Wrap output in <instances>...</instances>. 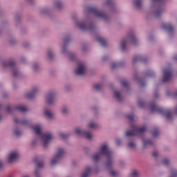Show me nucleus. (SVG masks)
<instances>
[{"label":"nucleus","mask_w":177,"mask_h":177,"mask_svg":"<svg viewBox=\"0 0 177 177\" xmlns=\"http://www.w3.org/2000/svg\"><path fill=\"white\" fill-rule=\"evenodd\" d=\"M102 156L106 157V162L105 163V168H110L114 164V157L113 152L109 147V144H102L99 149V153H94L92 158L93 161H99Z\"/></svg>","instance_id":"f257e3e1"},{"label":"nucleus","mask_w":177,"mask_h":177,"mask_svg":"<svg viewBox=\"0 0 177 177\" xmlns=\"http://www.w3.org/2000/svg\"><path fill=\"white\" fill-rule=\"evenodd\" d=\"M32 129L35 133L37 139L42 143L43 147H48L50 140L53 139V135L50 132L44 133L42 132V124H36L32 127Z\"/></svg>","instance_id":"f03ea898"},{"label":"nucleus","mask_w":177,"mask_h":177,"mask_svg":"<svg viewBox=\"0 0 177 177\" xmlns=\"http://www.w3.org/2000/svg\"><path fill=\"white\" fill-rule=\"evenodd\" d=\"M162 1L164 0H150L149 9L153 11L155 17H160L164 12L165 8L162 5Z\"/></svg>","instance_id":"7ed1b4c3"},{"label":"nucleus","mask_w":177,"mask_h":177,"mask_svg":"<svg viewBox=\"0 0 177 177\" xmlns=\"http://www.w3.org/2000/svg\"><path fill=\"white\" fill-rule=\"evenodd\" d=\"M75 26L80 30H88V31H93L95 30V25L89 24V18L88 17L84 18L82 21H77Z\"/></svg>","instance_id":"20e7f679"},{"label":"nucleus","mask_w":177,"mask_h":177,"mask_svg":"<svg viewBox=\"0 0 177 177\" xmlns=\"http://www.w3.org/2000/svg\"><path fill=\"white\" fill-rule=\"evenodd\" d=\"M150 110L153 113L154 111H158L162 115H164L167 120H172V115L171 114V111L168 109H162V108L157 106L156 104L153 103L150 105Z\"/></svg>","instance_id":"39448f33"},{"label":"nucleus","mask_w":177,"mask_h":177,"mask_svg":"<svg viewBox=\"0 0 177 177\" xmlns=\"http://www.w3.org/2000/svg\"><path fill=\"white\" fill-rule=\"evenodd\" d=\"M85 13H88V15H94L95 17H99L100 19H103V20H107L109 17L104 12H102V10H97L95 7H88L85 10Z\"/></svg>","instance_id":"423d86ee"},{"label":"nucleus","mask_w":177,"mask_h":177,"mask_svg":"<svg viewBox=\"0 0 177 177\" xmlns=\"http://www.w3.org/2000/svg\"><path fill=\"white\" fill-rule=\"evenodd\" d=\"M64 156H66V150L64 149V148H57L55 156L50 160V165H52V167H54V165H56V164H59V161H60V160H62V158H64Z\"/></svg>","instance_id":"0eeeda50"},{"label":"nucleus","mask_w":177,"mask_h":177,"mask_svg":"<svg viewBox=\"0 0 177 177\" xmlns=\"http://www.w3.org/2000/svg\"><path fill=\"white\" fill-rule=\"evenodd\" d=\"M129 41L131 42L132 45L138 44V39H136L135 34L130 33L127 39H123L120 42V48L123 52L127 50V44Z\"/></svg>","instance_id":"6e6552de"},{"label":"nucleus","mask_w":177,"mask_h":177,"mask_svg":"<svg viewBox=\"0 0 177 177\" xmlns=\"http://www.w3.org/2000/svg\"><path fill=\"white\" fill-rule=\"evenodd\" d=\"M131 131L125 133V136H135V135H143L146 132V127L139 128L132 124H130Z\"/></svg>","instance_id":"1a4fd4ad"},{"label":"nucleus","mask_w":177,"mask_h":177,"mask_svg":"<svg viewBox=\"0 0 177 177\" xmlns=\"http://www.w3.org/2000/svg\"><path fill=\"white\" fill-rule=\"evenodd\" d=\"M3 66L4 67H11L12 68L13 77H19V75H20V72H19V70H17V68L15 66V61H13V60L6 61L3 63Z\"/></svg>","instance_id":"9d476101"},{"label":"nucleus","mask_w":177,"mask_h":177,"mask_svg":"<svg viewBox=\"0 0 177 177\" xmlns=\"http://www.w3.org/2000/svg\"><path fill=\"white\" fill-rule=\"evenodd\" d=\"M74 133L79 136H84L86 139H88V140H91L92 138H93V135H92L91 131H84L81 127H76L74 129Z\"/></svg>","instance_id":"9b49d317"},{"label":"nucleus","mask_w":177,"mask_h":177,"mask_svg":"<svg viewBox=\"0 0 177 177\" xmlns=\"http://www.w3.org/2000/svg\"><path fill=\"white\" fill-rule=\"evenodd\" d=\"M68 42H70V37L64 39V44L62 45L61 49V55H63L64 56H67V55H68L69 59H71V60H74L75 59V54H70L67 50L66 44Z\"/></svg>","instance_id":"f8f14e48"},{"label":"nucleus","mask_w":177,"mask_h":177,"mask_svg":"<svg viewBox=\"0 0 177 177\" xmlns=\"http://www.w3.org/2000/svg\"><path fill=\"white\" fill-rule=\"evenodd\" d=\"M86 73V64L84 62H79L76 67L75 73L77 75H84Z\"/></svg>","instance_id":"ddd939ff"},{"label":"nucleus","mask_w":177,"mask_h":177,"mask_svg":"<svg viewBox=\"0 0 177 177\" xmlns=\"http://www.w3.org/2000/svg\"><path fill=\"white\" fill-rule=\"evenodd\" d=\"M56 97V93L55 91L48 92L45 96V102L49 106L55 104V97Z\"/></svg>","instance_id":"4468645a"},{"label":"nucleus","mask_w":177,"mask_h":177,"mask_svg":"<svg viewBox=\"0 0 177 177\" xmlns=\"http://www.w3.org/2000/svg\"><path fill=\"white\" fill-rule=\"evenodd\" d=\"M172 78V70L171 68H165L163 70L162 82H168Z\"/></svg>","instance_id":"2eb2a0df"},{"label":"nucleus","mask_w":177,"mask_h":177,"mask_svg":"<svg viewBox=\"0 0 177 177\" xmlns=\"http://www.w3.org/2000/svg\"><path fill=\"white\" fill-rule=\"evenodd\" d=\"M19 158V152L17 151H13L8 153L7 160L9 164H12Z\"/></svg>","instance_id":"dca6fc26"},{"label":"nucleus","mask_w":177,"mask_h":177,"mask_svg":"<svg viewBox=\"0 0 177 177\" xmlns=\"http://www.w3.org/2000/svg\"><path fill=\"white\" fill-rule=\"evenodd\" d=\"M38 92H39V86H34L32 88L31 91L29 93H27L26 94V97H28V99H32V97H35V95H37V93H38Z\"/></svg>","instance_id":"f3484780"},{"label":"nucleus","mask_w":177,"mask_h":177,"mask_svg":"<svg viewBox=\"0 0 177 177\" xmlns=\"http://www.w3.org/2000/svg\"><path fill=\"white\" fill-rule=\"evenodd\" d=\"M162 30H165V31H167L168 33L172 34L174 32V27L171 24H162L161 26Z\"/></svg>","instance_id":"a211bd4d"},{"label":"nucleus","mask_w":177,"mask_h":177,"mask_svg":"<svg viewBox=\"0 0 177 177\" xmlns=\"http://www.w3.org/2000/svg\"><path fill=\"white\" fill-rule=\"evenodd\" d=\"M44 114L49 120H53L55 118V113L48 108H44Z\"/></svg>","instance_id":"6ab92c4d"},{"label":"nucleus","mask_w":177,"mask_h":177,"mask_svg":"<svg viewBox=\"0 0 177 177\" xmlns=\"http://www.w3.org/2000/svg\"><path fill=\"white\" fill-rule=\"evenodd\" d=\"M154 141L146 138L142 139V149H146L147 146H153Z\"/></svg>","instance_id":"aec40b11"},{"label":"nucleus","mask_w":177,"mask_h":177,"mask_svg":"<svg viewBox=\"0 0 177 177\" xmlns=\"http://www.w3.org/2000/svg\"><path fill=\"white\" fill-rule=\"evenodd\" d=\"M92 167H87L84 171L82 173L81 177H88L92 173Z\"/></svg>","instance_id":"412c9836"},{"label":"nucleus","mask_w":177,"mask_h":177,"mask_svg":"<svg viewBox=\"0 0 177 177\" xmlns=\"http://www.w3.org/2000/svg\"><path fill=\"white\" fill-rule=\"evenodd\" d=\"M15 124H19V125H24L25 127H27V125H28L29 122L27 120H20L15 118Z\"/></svg>","instance_id":"4be33fe9"},{"label":"nucleus","mask_w":177,"mask_h":177,"mask_svg":"<svg viewBox=\"0 0 177 177\" xmlns=\"http://www.w3.org/2000/svg\"><path fill=\"white\" fill-rule=\"evenodd\" d=\"M46 56L49 60H52L55 57V54L53 53V49L48 48L47 50Z\"/></svg>","instance_id":"5701e85b"},{"label":"nucleus","mask_w":177,"mask_h":177,"mask_svg":"<svg viewBox=\"0 0 177 177\" xmlns=\"http://www.w3.org/2000/svg\"><path fill=\"white\" fill-rule=\"evenodd\" d=\"M55 9H62L63 8V3L60 0H57L54 2Z\"/></svg>","instance_id":"b1692460"},{"label":"nucleus","mask_w":177,"mask_h":177,"mask_svg":"<svg viewBox=\"0 0 177 177\" xmlns=\"http://www.w3.org/2000/svg\"><path fill=\"white\" fill-rule=\"evenodd\" d=\"M136 62H146V59H145L141 55L134 56L133 59V62L136 63Z\"/></svg>","instance_id":"393cba45"},{"label":"nucleus","mask_w":177,"mask_h":177,"mask_svg":"<svg viewBox=\"0 0 177 177\" xmlns=\"http://www.w3.org/2000/svg\"><path fill=\"white\" fill-rule=\"evenodd\" d=\"M113 165H111L109 168H106V169H109V174L112 177H118V171H115L114 169H111Z\"/></svg>","instance_id":"a878e982"},{"label":"nucleus","mask_w":177,"mask_h":177,"mask_svg":"<svg viewBox=\"0 0 177 177\" xmlns=\"http://www.w3.org/2000/svg\"><path fill=\"white\" fill-rule=\"evenodd\" d=\"M124 62H113L111 65V68H118V67H122Z\"/></svg>","instance_id":"bb28decb"},{"label":"nucleus","mask_w":177,"mask_h":177,"mask_svg":"<svg viewBox=\"0 0 177 177\" xmlns=\"http://www.w3.org/2000/svg\"><path fill=\"white\" fill-rule=\"evenodd\" d=\"M96 40L99 44H100V45H102V46H106V39H104V38L102 37H97Z\"/></svg>","instance_id":"cd10ccee"},{"label":"nucleus","mask_w":177,"mask_h":177,"mask_svg":"<svg viewBox=\"0 0 177 177\" xmlns=\"http://www.w3.org/2000/svg\"><path fill=\"white\" fill-rule=\"evenodd\" d=\"M133 5L137 9H140L142 8V0H134Z\"/></svg>","instance_id":"c85d7f7f"},{"label":"nucleus","mask_w":177,"mask_h":177,"mask_svg":"<svg viewBox=\"0 0 177 177\" xmlns=\"http://www.w3.org/2000/svg\"><path fill=\"white\" fill-rule=\"evenodd\" d=\"M114 96L118 102H121L122 100V97H121V93H120V91H114Z\"/></svg>","instance_id":"c756f323"},{"label":"nucleus","mask_w":177,"mask_h":177,"mask_svg":"<svg viewBox=\"0 0 177 177\" xmlns=\"http://www.w3.org/2000/svg\"><path fill=\"white\" fill-rule=\"evenodd\" d=\"M15 110H18V111H21L22 113H26V111H27V108L24 106L19 105L15 108Z\"/></svg>","instance_id":"7c9ffc66"},{"label":"nucleus","mask_w":177,"mask_h":177,"mask_svg":"<svg viewBox=\"0 0 177 177\" xmlns=\"http://www.w3.org/2000/svg\"><path fill=\"white\" fill-rule=\"evenodd\" d=\"M88 127L90 129H95V128H97V124L95 122H90L88 124Z\"/></svg>","instance_id":"2f4dec72"},{"label":"nucleus","mask_w":177,"mask_h":177,"mask_svg":"<svg viewBox=\"0 0 177 177\" xmlns=\"http://www.w3.org/2000/svg\"><path fill=\"white\" fill-rule=\"evenodd\" d=\"M104 6H109V8H111L114 6V3H113V1L111 0H106L105 3H104Z\"/></svg>","instance_id":"473e14b6"},{"label":"nucleus","mask_w":177,"mask_h":177,"mask_svg":"<svg viewBox=\"0 0 177 177\" xmlns=\"http://www.w3.org/2000/svg\"><path fill=\"white\" fill-rule=\"evenodd\" d=\"M32 68V70H34L35 71H38V70L39 69V64L37 62L33 63Z\"/></svg>","instance_id":"72a5a7b5"},{"label":"nucleus","mask_w":177,"mask_h":177,"mask_svg":"<svg viewBox=\"0 0 177 177\" xmlns=\"http://www.w3.org/2000/svg\"><path fill=\"white\" fill-rule=\"evenodd\" d=\"M61 112L62 114H67V113H68V108L66 106H62L61 109Z\"/></svg>","instance_id":"f704fd0d"},{"label":"nucleus","mask_w":177,"mask_h":177,"mask_svg":"<svg viewBox=\"0 0 177 177\" xmlns=\"http://www.w3.org/2000/svg\"><path fill=\"white\" fill-rule=\"evenodd\" d=\"M59 138H61V139H66V138H68V133L60 132L59 133Z\"/></svg>","instance_id":"c9c22d12"},{"label":"nucleus","mask_w":177,"mask_h":177,"mask_svg":"<svg viewBox=\"0 0 177 177\" xmlns=\"http://www.w3.org/2000/svg\"><path fill=\"white\" fill-rule=\"evenodd\" d=\"M158 133H160V131H158V129L156 128L153 129V131H152V136L154 138H157V136H158Z\"/></svg>","instance_id":"e433bc0d"},{"label":"nucleus","mask_w":177,"mask_h":177,"mask_svg":"<svg viewBox=\"0 0 177 177\" xmlns=\"http://www.w3.org/2000/svg\"><path fill=\"white\" fill-rule=\"evenodd\" d=\"M127 118L130 122H133V118H135V115L133 114H131L128 115Z\"/></svg>","instance_id":"4c0bfd02"},{"label":"nucleus","mask_w":177,"mask_h":177,"mask_svg":"<svg viewBox=\"0 0 177 177\" xmlns=\"http://www.w3.org/2000/svg\"><path fill=\"white\" fill-rule=\"evenodd\" d=\"M131 177H139V171H138L136 170H133L131 172Z\"/></svg>","instance_id":"58836bf2"},{"label":"nucleus","mask_w":177,"mask_h":177,"mask_svg":"<svg viewBox=\"0 0 177 177\" xmlns=\"http://www.w3.org/2000/svg\"><path fill=\"white\" fill-rule=\"evenodd\" d=\"M102 88H103V86L100 84H97L94 86V88L96 91H100V89H102Z\"/></svg>","instance_id":"ea45409f"},{"label":"nucleus","mask_w":177,"mask_h":177,"mask_svg":"<svg viewBox=\"0 0 177 177\" xmlns=\"http://www.w3.org/2000/svg\"><path fill=\"white\" fill-rule=\"evenodd\" d=\"M170 161H169V159H168V158H165V159H163V160H162V164L164 165H169V164H170Z\"/></svg>","instance_id":"a19ab883"},{"label":"nucleus","mask_w":177,"mask_h":177,"mask_svg":"<svg viewBox=\"0 0 177 177\" xmlns=\"http://www.w3.org/2000/svg\"><path fill=\"white\" fill-rule=\"evenodd\" d=\"M128 146L130 149H135V147H136V144H135V142H131L128 144Z\"/></svg>","instance_id":"79ce46f5"},{"label":"nucleus","mask_w":177,"mask_h":177,"mask_svg":"<svg viewBox=\"0 0 177 177\" xmlns=\"http://www.w3.org/2000/svg\"><path fill=\"white\" fill-rule=\"evenodd\" d=\"M14 133L15 136H20V135H21V131H20L19 129H15Z\"/></svg>","instance_id":"37998d69"},{"label":"nucleus","mask_w":177,"mask_h":177,"mask_svg":"<svg viewBox=\"0 0 177 177\" xmlns=\"http://www.w3.org/2000/svg\"><path fill=\"white\" fill-rule=\"evenodd\" d=\"M12 111L13 109L10 106H7L6 111L8 114H11Z\"/></svg>","instance_id":"c03bdc74"},{"label":"nucleus","mask_w":177,"mask_h":177,"mask_svg":"<svg viewBox=\"0 0 177 177\" xmlns=\"http://www.w3.org/2000/svg\"><path fill=\"white\" fill-rule=\"evenodd\" d=\"M138 104H139L140 107H141L142 109H143V107H145V102H143L141 100L138 101Z\"/></svg>","instance_id":"a18cd8bd"},{"label":"nucleus","mask_w":177,"mask_h":177,"mask_svg":"<svg viewBox=\"0 0 177 177\" xmlns=\"http://www.w3.org/2000/svg\"><path fill=\"white\" fill-rule=\"evenodd\" d=\"M152 156L155 157V158H157V157H158V152L157 151H153Z\"/></svg>","instance_id":"49530a36"},{"label":"nucleus","mask_w":177,"mask_h":177,"mask_svg":"<svg viewBox=\"0 0 177 177\" xmlns=\"http://www.w3.org/2000/svg\"><path fill=\"white\" fill-rule=\"evenodd\" d=\"M122 86H125L126 88L128 86V82L127 81H123L121 82Z\"/></svg>","instance_id":"de8ad7c7"},{"label":"nucleus","mask_w":177,"mask_h":177,"mask_svg":"<svg viewBox=\"0 0 177 177\" xmlns=\"http://www.w3.org/2000/svg\"><path fill=\"white\" fill-rule=\"evenodd\" d=\"M44 167V162H37V168H42Z\"/></svg>","instance_id":"09e8293b"},{"label":"nucleus","mask_w":177,"mask_h":177,"mask_svg":"<svg viewBox=\"0 0 177 177\" xmlns=\"http://www.w3.org/2000/svg\"><path fill=\"white\" fill-rule=\"evenodd\" d=\"M153 73L151 71H150L148 73L146 74L147 77H151L153 76Z\"/></svg>","instance_id":"8fccbe9b"},{"label":"nucleus","mask_w":177,"mask_h":177,"mask_svg":"<svg viewBox=\"0 0 177 177\" xmlns=\"http://www.w3.org/2000/svg\"><path fill=\"white\" fill-rule=\"evenodd\" d=\"M146 86V83H145L144 82H140V86L143 87Z\"/></svg>","instance_id":"3c124183"},{"label":"nucleus","mask_w":177,"mask_h":177,"mask_svg":"<svg viewBox=\"0 0 177 177\" xmlns=\"http://www.w3.org/2000/svg\"><path fill=\"white\" fill-rule=\"evenodd\" d=\"M35 174L36 175V177H39V173L38 172V170L35 171Z\"/></svg>","instance_id":"603ef678"},{"label":"nucleus","mask_w":177,"mask_h":177,"mask_svg":"<svg viewBox=\"0 0 177 177\" xmlns=\"http://www.w3.org/2000/svg\"><path fill=\"white\" fill-rule=\"evenodd\" d=\"M154 99H157L158 97V93H156L153 95Z\"/></svg>","instance_id":"864d4df0"},{"label":"nucleus","mask_w":177,"mask_h":177,"mask_svg":"<svg viewBox=\"0 0 177 177\" xmlns=\"http://www.w3.org/2000/svg\"><path fill=\"white\" fill-rule=\"evenodd\" d=\"M21 62H22V63H24V62H26V57H22L21 58Z\"/></svg>","instance_id":"5fc2aeb1"},{"label":"nucleus","mask_w":177,"mask_h":177,"mask_svg":"<svg viewBox=\"0 0 177 177\" xmlns=\"http://www.w3.org/2000/svg\"><path fill=\"white\" fill-rule=\"evenodd\" d=\"M106 60H107V56L102 57V61L106 62Z\"/></svg>","instance_id":"6e6d98bb"},{"label":"nucleus","mask_w":177,"mask_h":177,"mask_svg":"<svg viewBox=\"0 0 177 177\" xmlns=\"http://www.w3.org/2000/svg\"><path fill=\"white\" fill-rule=\"evenodd\" d=\"M42 13H48V9L44 8V9L42 10Z\"/></svg>","instance_id":"4d7b16f0"},{"label":"nucleus","mask_w":177,"mask_h":177,"mask_svg":"<svg viewBox=\"0 0 177 177\" xmlns=\"http://www.w3.org/2000/svg\"><path fill=\"white\" fill-rule=\"evenodd\" d=\"M120 143H121V141H120V140H116V144H117L118 145H120Z\"/></svg>","instance_id":"13d9d810"},{"label":"nucleus","mask_w":177,"mask_h":177,"mask_svg":"<svg viewBox=\"0 0 177 177\" xmlns=\"http://www.w3.org/2000/svg\"><path fill=\"white\" fill-rule=\"evenodd\" d=\"M175 114H177V106H176L175 111H174Z\"/></svg>","instance_id":"bf43d9fd"},{"label":"nucleus","mask_w":177,"mask_h":177,"mask_svg":"<svg viewBox=\"0 0 177 177\" xmlns=\"http://www.w3.org/2000/svg\"><path fill=\"white\" fill-rule=\"evenodd\" d=\"M167 96H169V95H170L169 91H167Z\"/></svg>","instance_id":"052dcab7"},{"label":"nucleus","mask_w":177,"mask_h":177,"mask_svg":"<svg viewBox=\"0 0 177 177\" xmlns=\"http://www.w3.org/2000/svg\"><path fill=\"white\" fill-rule=\"evenodd\" d=\"M2 167V161L0 160V168Z\"/></svg>","instance_id":"680f3d73"},{"label":"nucleus","mask_w":177,"mask_h":177,"mask_svg":"<svg viewBox=\"0 0 177 177\" xmlns=\"http://www.w3.org/2000/svg\"><path fill=\"white\" fill-rule=\"evenodd\" d=\"M174 96H176V97H177V91L175 93Z\"/></svg>","instance_id":"e2e57ef3"},{"label":"nucleus","mask_w":177,"mask_h":177,"mask_svg":"<svg viewBox=\"0 0 177 177\" xmlns=\"http://www.w3.org/2000/svg\"><path fill=\"white\" fill-rule=\"evenodd\" d=\"M32 145H35V141H32Z\"/></svg>","instance_id":"0e129e2a"},{"label":"nucleus","mask_w":177,"mask_h":177,"mask_svg":"<svg viewBox=\"0 0 177 177\" xmlns=\"http://www.w3.org/2000/svg\"><path fill=\"white\" fill-rule=\"evenodd\" d=\"M24 48H27V45L24 44Z\"/></svg>","instance_id":"69168bd1"},{"label":"nucleus","mask_w":177,"mask_h":177,"mask_svg":"<svg viewBox=\"0 0 177 177\" xmlns=\"http://www.w3.org/2000/svg\"><path fill=\"white\" fill-rule=\"evenodd\" d=\"M28 2H31L32 0H27Z\"/></svg>","instance_id":"338daca9"},{"label":"nucleus","mask_w":177,"mask_h":177,"mask_svg":"<svg viewBox=\"0 0 177 177\" xmlns=\"http://www.w3.org/2000/svg\"><path fill=\"white\" fill-rule=\"evenodd\" d=\"M23 177H30V176H24Z\"/></svg>","instance_id":"774afa93"}]
</instances>
